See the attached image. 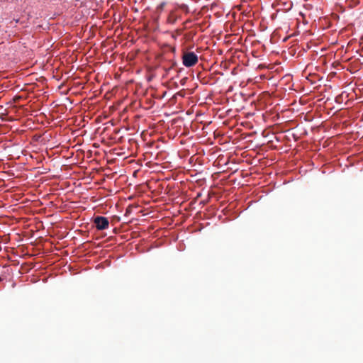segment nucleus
I'll return each mask as SVG.
<instances>
[{
  "mask_svg": "<svg viewBox=\"0 0 363 363\" xmlns=\"http://www.w3.org/2000/svg\"><path fill=\"white\" fill-rule=\"evenodd\" d=\"M193 111H191V109H189L187 111H186V114L187 115H190L191 113H192Z\"/></svg>",
  "mask_w": 363,
  "mask_h": 363,
  "instance_id": "8",
  "label": "nucleus"
},
{
  "mask_svg": "<svg viewBox=\"0 0 363 363\" xmlns=\"http://www.w3.org/2000/svg\"><path fill=\"white\" fill-rule=\"evenodd\" d=\"M185 96V93L183 92V95H182V97L184 98Z\"/></svg>",
  "mask_w": 363,
  "mask_h": 363,
  "instance_id": "9",
  "label": "nucleus"
},
{
  "mask_svg": "<svg viewBox=\"0 0 363 363\" xmlns=\"http://www.w3.org/2000/svg\"><path fill=\"white\" fill-rule=\"evenodd\" d=\"M185 129H186V125H184V128H183V133H182L183 136L189 134V133L186 132Z\"/></svg>",
  "mask_w": 363,
  "mask_h": 363,
  "instance_id": "7",
  "label": "nucleus"
},
{
  "mask_svg": "<svg viewBox=\"0 0 363 363\" xmlns=\"http://www.w3.org/2000/svg\"><path fill=\"white\" fill-rule=\"evenodd\" d=\"M195 35L196 30L194 29L188 30L186 31L183 30V43L184 45L195 43L194 41Z\"/></svg>",
  "mask_w": 363,
  "mask_h": 363,
  "instance_id": "4",
  "label": "nucleus"
},
{
  "mask_svg": "<svg viewBox=\"0 0 363 363\" xmlns=\"http://www.w3.org/2000/svg\"><path fill=\"white\" fill-rule=\"evenodd\" d=\"M200 53V48L196 47L195 43L184 45L183 43V66L194 67L199 62Z\"/></svg>",
  "mask_w": 363,
  "mask_h": 363,
  "instance_id": "1",
  "label": "nucleus"
},
{
  "mask_svg": "<svg viewBox=\"0 0 363 363\" xmlns=\"http://www.w3.org/2000/svg\"><path fill=\"white\" fill-rule=\"evenodd\" d=\"M196 152V150L194 148L193 143L183 141V159L186 155H192V156L189 159V162L190 164L194 162V155Z\"/></svg>",
  "mask_w": 363,
  "mask_h": 363,
  "instance_id": "2",
  "label": "nucleus"
},
{
  "mask_svg": "<svg viewBox=\"0 0 363 363\" xmlns=\"http://www.w3.org/2000/svg\"><path fill=\"white\" fill-rule=\"evenodd\" d=\"M94 224L96 228L99 230L107 229L109 225V222L107 218L104 216H97L94 218Z\"/></svg>",
  "mask_w": 363,
  "mask_h": 363,
  "instance_id": "3",
  "label": "nucleus"
},
{
  "mask_svg": "<svg viewBox=\"0 0 363 363\" xmlns=\"http://www.w3.org/2000/svg\"><path fill=\"white\" fill-rule=\"evenodd\" d=\"M182 218H183V219L184 218V213H183Z\"/></svg>",
  "mask_w": 363,
  "mask_h": 363,
  "instance_id": "10",
  "label": "nucleus"
},
{
  "mask_svg": "<svg viewBox=\"0 0 363 363\" xmlns=\"http://www.w3.org/2000/svg\"><path fill=\"white\" fill-rule=\"evenodd\" d=\"M182 9H183V13H184V12H186V13L189 12V10L188 6H187L186 4H183Z\"/></svg>",
  "mask_w": 363,
  "mask_h": 363,
  "instance_id": "6",
  "label": "nucleus"
},
{
  "mask_svg": "<svg viewBox=\"0 0 363 363\" xmlns=\"http://www.w3.org/2000/svg\"><path fill=\"white\" fill-rule=\"evenodd\" d=\"M185 169L186 167H183V191L186 188L185 181L192 182V179L194 177V176L190 174V169H187L186 170H184Z\"/></svg>",
  "mask_w": 363,
  "mask_h": 363,
  "instance_id": "5",
  "label": "nucleus"
}]
</instances>
